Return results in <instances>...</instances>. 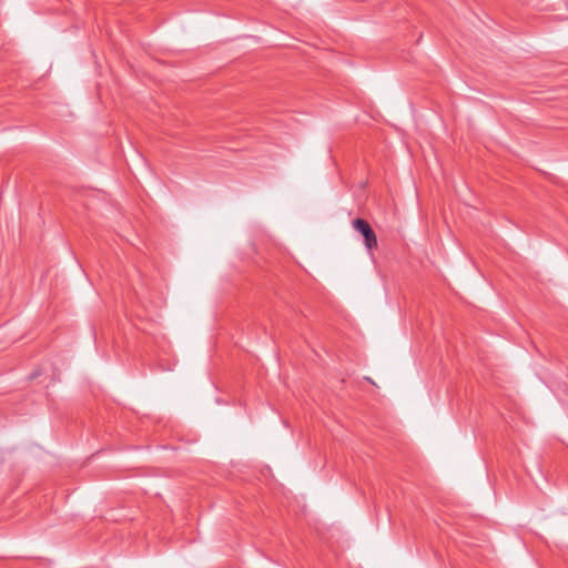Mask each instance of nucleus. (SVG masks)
I'll list each match as a JSON object with an SVG mask.
<instances>
[{"instance_id":"obj_1","label":"nucleus","mask_w":568,"mask_h":568,"mask_svg":"<svg viewBox=\"0 0 568 568\" xmlns=\"http://www.w3.org/2000/svg\"><path fill=\"white\" fill-rule=\"evenodd\" d=\"M354 230L364 237V244L368 251L377 247V237L369 223L363 219H355L352 222Z\"/></svg>"}]
</instances>
